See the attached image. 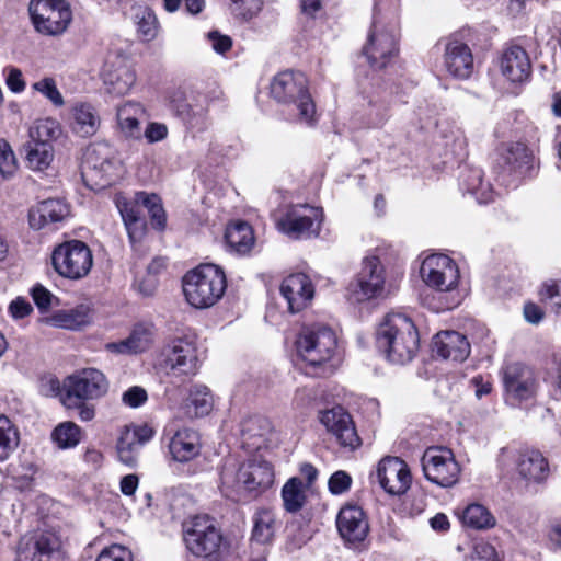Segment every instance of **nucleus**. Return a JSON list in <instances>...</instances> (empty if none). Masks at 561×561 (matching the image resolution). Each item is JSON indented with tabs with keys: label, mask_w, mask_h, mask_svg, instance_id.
<instances>
[{
	"label": "nucleus",
	"mask_w": 561,
	"mask_h": 561,
	"mask_svg": "<svg viewBox=\"0 0 561 561\" xmlns=\"http://www.w3.org/2000/svg\"><path fill=\"white\" fill-rule=\"evenodd\" d=\"M270 93L278 103L294 106L300 123L311 125L316 122V105L302 72L286 70L277 73L271 82Z\"/></svg>",
	"instance_id": "7ed1b4c3"
},
{
	"label": "nucleus",
	"mask_w": 561,
	"mask_h": 561,
	"mask_svg": "<svg viewBox=\"0 0 561 561\" xmlns=\"http://www.w3.org/2000/svg\"><path fill=\"white\" fill-rule=\"evenodd\" d=\"M91 321L90 308L84 305L77 306L69 310L56 311L49 322L57 328L79 330Z\"/></svg>",
	"instance_id": "c9c22d12"
},
{
	"label": "nucleus",
	"mask_w": 561,
	"mask_h": 561,
	"mask_svg": "<svg viewBox=\"0 0 561 561\" xmlns=\"http://www.w3.org/2000/svg\"><path fill=\"white\" fill-rule=\"evenodd\" d=\"M186 548L196 557L208 558L216 553L222 536L214 520L207 515L194 516L183 525Z\"/></svg>",
	"instance_id": "f8f14e48"
},
{
	"label": "nucleus",
	"mask_w": 561,
	"mask_h": 561,
	"mask_svg": "<svg viewBox=\"0 0 561 561\" xmlns=\"http://www.w3.org/2000/svg\"><path fill=\"white\" fill-rule=\"evenodd\" d=\"M140 447L136 434L130 433V428H125L116 445L119 461L128 467H134L137 463Z\"/></svg>",
	"instance_id": "58836bf2"
},
{
	"label": "nucleus",
	"mask_w": 561,
	"mask_h": 561,
	"mask_svg": "<svg viewBox=\"0 0 561 561\" xmlns=\"http://www.w3.org/2000/svg\"><path fill=\"white\" fill-rule=\"evenodd\" d=\"M386 268L375 254L366 255L357 276L348 284L347 298L352 302H365L383 295Z\"/></svg>",
	"instance_id": "6e6552de"
},
{
	"label": "nucleus",
	"mask_w": 561,
	"mask_h": 561,
	"mask_svg": "<svg viewBox=\"0 0 561 561\" xmlns=\"http://www.w3.org/2000/svg\"><path fill=\"white\" fill-rule=\"evenodd\" d=\"M377 345L394 364L411 362L420 347L419 332L404 314L389 313L377 331Z\"/></svg>",
	"instance_id": "f257e3e1"
},
{
	"label": "nucleus",
	"mask_w": 561,
	"mask_h": 561,
	"mask_svg": "<svg viewBox=\"0 0 561 561\" xmlns=\"http://www.w3.org/2000/svg\"><path fill=\"white\" fill-rule=\"evenodd\" d=\"M28 12L34 28L43 35H60L72 21L70 5L65 0H31Z\"/></svg>",
	"instance_id": "9d476101"
},
{
	"label": "nucleus",
	"mask_w": 561,
	"mask_h": 561,
	"mask_svg": "<svg viewBox=\"0 0 561 561\" xmlns=\"http://www.w3.org/2000/svg\"><path fill=\"white\" fill-rule=\"evenodd\" d=\"M462 522L474 529L490 528L495 525L492 514L481 504H470L462 513Z\"/></svg>",
	"instance_id": "c03bdc74"
},
{
	"label": "nucleus",
	"mask_w": 561,
	"mask_h": 561,
	"mask_svg": "<svg viewBox=\"0 0 561 561\" xmlns=\"http://www.w3.org/2000/svg\"><path fill=\"white\" fill-rule=\"evenodd\" d=\"M282 499L284 507L289 513H296L302 508L306 496L302 482L299 478H290L283 486Z\"/></svg>",
	"instance_id": "a19ab883"
},
{
	"label": "nucleus",
	"mask_w": 561,
	"mask_h": 561,
	"mask_svg": "<svg viewBox=\"0 0 561 561\" xmlns=\"http://www.w3.org/2000/svg\"><path fill=\"white\" fill-rule=\"evenodd\" d=\"M340 536L348 547L358 548L369 533L365 512L357 505H346L341 508L336 518Z\"/></svg>",
	"instance_id": "4be33fe9"
},
{
	"label": "nucleus",
	"mask_w": 561,
	"mask_h": 561,
	"mask_svg": "<svg viewBox=\"0 0 561 561\" xmlns=\"http://www.w3.org/2000/svg\"><path fill=\"white\" fill-rule=\"evenodd\" d=\"M135 82V72L126 66L117 68L105 77V83L111 87V92L116 94L127 93Z\"/></svg>",
	"instance_id": "49530a36"
},
{
	"label": "nucleus",
	"mask_w": 561,
	"mask_h": 561,
	"mask_svg": "<svg viewBox=\"0 0 561 561\" xmlns=\"http://www.w3.org/2000/svg\"><path fill=\"white\" fill-rule=\"evenodd\" d=\"M138 33L145 41H151L158 33V20L154 12L149 8H141L136 13Z\"/></svg>",
	"instance_id": "8fccbe9b"
},
{
	"label": "nucleus",
	"mask_w": 561,
	"mask_h": 561,
	"mask_svg": "<svg viewBox=\"0 0 561 561\" xmlns=\"http://www.w3.org/2000/svg\"><path fill=\"white\" fill-rule=\"evenodd\" d=\"M420 274L423 282L438 291H450L459 282V270L456 262L445 254L426 256L421 265Z\"/></svg>",
	"instance_id": "f3484780"
},
{
	"label": "nucleus",
	"mask_w": 561,
	"mask_h": 561,
	"mask_svg": "<svg viewBox=\"0 0 561 561\" xmlns=\"http://www.w3.org/2000/svg\"><path fill=\"white\" fill-rule=\"evenodd\" d=\"M540 300L556 313H561V279H548L539 290Z\"/></svg>",
	"instance_id": "09e8293b"
},
{
	"label": "nucleus",
	"mask_w": 561,
	"mask_h": 561,
	"mask_svg": "<svg viewBox=\"0 0 561 561\" xmlns=\"http://www.w3.org/2000/svg\"><path fill=\"white\" fill-rule=\"evenodd\" d=\"M298 356L313 369L314 375L324 376L333 371L331 362L337 356V337L325 325L304 328L297 340Z\"/></svg>",
	"instance_id": "f03ea898"
},
{
	"label": "nucleus",
	"mask_w": 561,
	"mask_h": 561,
	"mask_svg": "<svg viewBox=\"0 0 561 561\" xmlns=\"http://www.w3.org/2000/svg\"><path fill=\"white\" fill-rule=\"evenodd\" d=\"M322 218L321 209L301 205L289 209L278 221V227L293 239H310L319 234Z\"/></svg>",
	"instance_id": "a211bd4d"
},
{
	"label": "nucleus",
	"mask_w": 561,
	"mask_h": 561,
	"mask_svg": "<svg viewBox=\"0 0 561 561\" xmlns=\"http://www.w3.org/2000/svg\"><path fill=\"white\" fill-rule=\"evenodd\" d=\"M320 423L331 433L341 447L355 450L362 444L351 415L341 405L321 411Z\"/></svg>",
	"instance_id": "6ab92c4d"
},
{
	"label": "nucleus",
	"mask_w": 561,
	"mask_h": 561,
	"mask_svg": "<svg viewBox=\"0 0 561 561\" xmlns=\"http://www.w3.org/2000/svg\"><path fill=\"white\" fill-rule=\"evenodd\" d=\"M146 115L145 107L137 102L128 101L117 108V123L126 137L140 136V119Z\"/></svg>",
	"instance_id": "72a5a7b5"
},
{
	"label": "nucleus",
	"mask_w": 561,
	"mask_h": 561,
	"mask_svg": "<svg viewBox=\"0 0 561 561\" xmlns=\"http://www.w3.org/2000/svg\"><path fill=\"white\" fill-rule=\"evenodd\" d=\"M169 450L175 461H190L199 453L197 432L187 427L178 430L170 438Z\"/></svg>",
	"instance_id": "c85d7f7f"
},
{
	"label": "nucleus",
	"mask_w": 561,
	"mask_h": 561,
	"mask_svg": "<svg viewBox=\"0 0 561 561\" xmlns=\"http://www.w3.org/2000/svg\"><path fill=\"white\" fill-rule=\"evenodd\" d=\"M60 133V126L57 121L53 118L39 119L30 128L31 140L28 142L50 144L51 140L59 137Z\"/></svg>",
	"instance_id": "79ce46f5"
},
{
	"label": "nucleus",
	"mask_w": 561,
	"mask_h": 561,
	"mask_svg": "<svg viewBox=\"0 0 561 561\" xmlns=\"http://www.w3.org/2000/svg\"><path fill=\"white\" fill-rule=\"evenodd\" d=\"M399 51L398 31L396 25H381L374 20L368 33L367 42L363 47V55L369 66L375 70L386 68Z\"/></svg>",
	"instance_id": "9b49d317"
},
{
	"label": "nucleus",
	"mask_w": 561,
	"mask_h": 561,
	"mask_svg": "<svg viewBox=\"0 0 561 561\" xmlns=\"http://www.w3.org/2000/svg\"><path fill=\"white\" fill-rule=\"evenodd\" d=\"M51 263L60 276L77 280L89 274L93 265V256L84 242L70 240L54 249Z\"/></svg>",
	"instance_id": "1a4fd4ad"
},
{
	"label": "nucleus",
	"mask_w": 561,
	"mask_h": 561,
	"mask_svg": "<svg viewBox=\"0 0 561 561\" xmlns=\"http://www.w3.org/2000/svg\"><path fill=\"white\" fill-rule=\"evenodd\" d=\"M352 484L351 476L343 471L339 470L334 472L328 482L329 490L332 494L339 495L350 490Z\"/></svg>",
	"instance_id": "4d7b16f0"
},
{
	"label": "nucleus",
	"mask_w": 561,
	"mask_h": 561,
	"mask_svg": "<svg viewBox=\"0 0 561 561\" xmlns=\"http://www.w3.org/2000/svg\"><path fill=\"white\" fill-rule=\"evenodd\" d=\"M381 488L391 495H402L411 486L412 477L408 465L398 457H386L377 467Z\"/></svg>",
	"instance_id": "412c9836"
},
{
	"label": "nucleus",
	"mask_w": 561,
	"mask_h": 561,
	"mask_svg": "<svg viewBox=\"0 0 561 561\" xmlns=\"http://www.w3.org/2000/svg\"><path fill=\"white\" fill-rule=\"evenodd\" d=\"M32 297L35 305L42 311H46L50 307L51 299L54 298L53 294L42 285H36L32 289Z\"/></svg>",
	"instance_id": "69168bd1"
},
{
	"label": "nucleus",
	"mask_w": 561,
	"mask_h": 561,
	"mask_svg": "<svg viewBox=\"0 0 561 561\" xmlns=\"http://www.w3.org/2000/svg\"><path fill=\"white\" fill-rule=\"evenodd\" d=\"M96 561H133L129 550L119 545H113L102 550Z\"/></svg>",
	"instance_id": "13d9d810"
},
{
	"label": "nucleus",
	"mask_w": 561,
	"mask_h": 561,
	"mask_svg": "<svg viewBox=\"0 0 561 561\" xmlns=\"http://www.w3.org/2000/svg\"><path fill=\"white\" fill-rule=\"evenodd\" d=\"M271 430V422L261 415L250 416L241 423V435L245 440L263 438Z\"/></svg>",
	"instance_id": "de8ad7c7"
},
{
	"label": "nucleus",
	"mask_w": 561,
	"mask_h": 561,
	"mask_svg": "<svg viewBox=\"0 0 561 561\" xmlns=\"http://www.w3.org/2000/svg\"><path fill=\"white\" fill-rule=\"evenodd\" d=\"M168 103L170 108L181 117L190 108V104L186 102L185 93L181 89H174L168 93Z\"/></svg>",
	"instance_id": "bf43d9fd"
},
{
	"label": "nucleus",
	"mask_w": 561,
	"mask_h": 561,
	"mask_svg": "<svg viewBox=\"0 0 561 561\" xmlns=\"http://www.w3.org/2000/svg\"><path fill=\"white\" fill-rule=\"evenodd\" d=\"M280 294L288 304L291 313L299 312L308 306L314 295V287L310 278L304 273H296L284 278Z\"/></svg>",
	"instance_id": "5701e85b"
},
{
	"label": "nucleus",
	"mask_w": 561,
	"mask_h": 561,
	"mask_svg": "<svg viewBox=\"0 0 561 561\" xmlns=\"http://www.w3.org/2000/svg\"><path fill=\"white\" fill-rule=\"evenodd\" d=\"M26 161L33 170L42 171L49 167L54 158L53 147L50 144H32L26 146Z\"/></svg>",
	"instance_id": "37998d69"
},
{
	"label": "nucleus",
	"mask_w": 561,
	"mask_h": 561,
	"mask_svg": "<svg viewBox=\"0 0 561 561\" xmlns=\"http://www.w3.org/2000/svg\"><path fill=\"white\" fill-rule=\"evenodd\" d=\"M122 400L130 408H138L147 401V392L144 388L134 386L123 393Z\"/></svg>",
	"instance_id": "680f3d73"
},
{
	"label": "nucleus",
	"mask_w": 561,
	"mask_h": 561,
	"mask_svg": "<svg viewBox=\"0 0 561 561\" xmlns=\"http://www.w3.org/2000/svg\"><path fill=\"white\" fill-rule=\"evenodd\" d=\"M390 93L373 92L363 113V123L369 128L382 127L390 117Z\"/></svg>",
	"instance_id": "473e14b6"
},
{
	"label": "nucleus",
	"mask_w": 561,
	"mask_h": 561,
	"mask_svg": "<svg viewBox=\"0 0 561 561\" xmlns=\"http://www.w3.org/2000/svg\"><path fill=\"white\" fill-rule=\"evenodd\" d=\"M51 438L61 449L72 448L79 444L81 431L77 424L64 422L53 431Z\"/></svg>",
	"instance_id": "a18cd8bd"
},
{
	"label": "nucleus",
	"mask_w": 561,
	"mask_h": 561,
	"mask_svg": "<svg viewBox=\"0 0 561 561\" xmlns=\"http://www.w3.org/2000/svg\"><path fill=\"white\" fill-rule=\"evenodd\" d=\"M208 39L211 44L213 49L218 54H225L230 50L232 46V39L228 35H222L217 31L208 33Z\"/></svg>",
	"instance_id": "0e129e2a"
},
{
	"label": "nucleus",
	"mask_w": 561,
	"mask_h": 561,
	"mask_svg": "<svg viewBox=\"0 0 561 561\" xmlns=\"http://www.w3.org/2000/svg\"><path fill=\"white\" fill-rule=\"evenodd\" d=\"M470 561H496V551L489 543H477L470 554Z\"/></svg>",
	"instance_id": "e2e57ef3"
},
{
	"label": "nucleus",
	"mask_w": 561,
	"mask_h": 561,
	"mask_svg": "<svg viewBox=\"0 0 561 561\" xmlns=\"http://www.w3.org/2000/svg\"><path fill=\"white\" fill-rule=\"evenodd\" d=\"M20 444V433L13 422L5 415H0V462H4L15 451Z\"/></svg>",
	"instance_id": "4c0bfd02"
},
{
	"label": "nucleus",
	"mask_w": 561,
	"mask_h": 561,
	"mask_svg": "<svg viewBox=\"0 0 561 561\" xmlns=\"http://www.w3.org/2000/svg\"><path fill=\"white\" fill-rule=\"evenodd\" d=\"M225 241L230 252L239 255L248 254L255 241L253 229L245 221H233L226 229Z\"/></svg>",
	"instance_id": "7c9ffc66"
},
{
	"label": "nucleus",
	"mask_w": 561,
	"mask_h": 561,
	"mask_svg": "<svg viewBox=\"0 0 561 561\" xmlns=\"http://www.w3.org/2000/svg\"><path fill=\"white\" fill-rule=\"evenodd\" d=\"M119 171L121 162L107 142H95L87 148L81 176L90 190L96 192L113 185L119 178Z\"/></svg>",
	"instance_id": "39448f33"
},
{
	"label": "nucleus",
	"mask_w": 561,
	"mask_h": 561,
	"mask_svg": "<svg viewBox=\"0 0 561 561\" xmlns=\"http://www.w3.org/2000/svg\"><path fill=\"white\" fill-rule=\"evenodd\" d=\"M168 127L165 124L151 122L147 125L144 136L149 144L162 141L168 137Z\"/></svg>",
	"instance_id": "052dcab7"
},
{
	"label": "nucleus",
	"mask_w": 561,
	"mask_h": 561,
	"mask_svg": "<svg viewBox=\"0 0 561 561\" xmlns=\"http://www.w3.org/2000/svg\"><path fill=\"white\" fill-rule=\"evenodd\" d=\"M433 351L445 359L463 362L470 354V344L463 334L445 331L435 335Z\"/></svg>",
	"instance_id": "a878e982"
},
{
	"label": "nucleus",
	"mask_w": 561,
	"mask_h": 561,
	"mask_svg": "<svg viewBox=\"0 0 561 561\" xmlns=\"http://www.w3.org/2000/svg\"><path fill=\"white\" fill-rule=\"evenodd\" d=\"M213 397L205 386L196 385L181 407L183 415L187 419L203 417L213 410Z\"/></svg>",
	"instance_id": "2f4dec72"
},
{
	"label": "nucleus",
	"mask_w": 561,
	"mask_h": 561,
	"mask_svg": "<svg viewBox=\"0 0 561 561\" xmlns=\"http://www.w3.org/2000/svg\"><path fill=\"white\" fill-rule=\"evenodd\" d=\"M497 461L506 471L515 465L519 476L527 481L540 482L549 472L548 462L538 450L526 449L517 453L512 448H502Z\"/></svg>",
	"instance_id": "dca6fc26"
},
{
	"label": "nucleus",
	"mask_w": 561,
	"mask_h": 561,
	"mask_svg": "<svg viewBox=\"0 0 561 561\" xmlns=\"http://www.w3.org/2000/svg\"><path fill=\"white\" fill-rule=\"evenodd\" d=\"M66 387L62 402L67 408H71L76 400H94L103 397L108 390V382L99 369L85 368L68 377Z\"/></svg>",
	"instance_id": "2eb2a0df"
},
{
	"label": "nucleus",
	"mask_w": 561,
	"mask_h": 561,
	"mask_svg": "<svg viewBox=\"0 0 561 561\" xmlns=\"http://www.w3.org/2000/svg\"><path fill=\"white\" fill-rule=\"evenodd\" d=\"M220 481L225 496L236 500V495L241 492L257 494L268 489L274 482V472L266 461H249L238 471L234 468L225 467Z\"/></svg>",
	"instance_id": "423d86ee"
},
{
	"label": "nucleus",
	"mask_w": 561,
	"mask_h": 561,
	"mask_svg": "<svg viewBox=\"0 0 561 561\" xmlns=\"http://www.w3.org/2000/svg\"><path fill=\"white\" fill-rule=\"evenodd\" d=\"M133 202L139 207L140 205L144 206L148 210L153 227L160 230L165 227V214L158 195L138 192L135 194Z\"/></svg>",
	"instance_id": "ea45409f"
},
{
	"label": "nucleus",
	"mask_w": 561,
	"mask_h": 561,
	"mask_svg": "<svg viewBox=\"0 0 561 561\" xmlns=\"http://www.w3.org/2000/svg\"><path fill=\"white\" fill-rule=\"evenodd\" d=\"M188 128L201 131L208 125L207 111L204 107L194 108L190 106L188 111L180 117Z\"/></svg>",
	"instance_id": "6e6d98bb"
},
{
	"label": "nucleus",
	"mask_w": 561,
	"mask_h": 561,
	"mask_svg": "<svg viewBox=\"0 0 561 561\" xmlns=\"http://www.w3.org/2000/svg\"><path fill=\"white\" fill-rule=\"evenodd\" d=\"M7 85L14 93H20L25 89V82L20 69L14 67L8 69Z\"/></svg>",
	"instance_id": "338daca9"
},
{
	"label": "nucleus",
	"mask_w": 561,
	"mask_h": 561,
	"mask_svg": "<svg viewBox=\"0 0 561 561\" xmlns=\"http://www.w3.org/2000/svg\"><path fill=\"white\" fill-rule=\"evenodd\" d=\"M18 169L15 154L5 139H0V174L3 179L13 176Z\"/></svg>",
	"instance_id": "603ef678"
},
{
	"label": "nucleus",
	"mask_w": 561,
	"mask_h": 561,
	"mask_svg": "<svg viewBox=\"0 0 561 561\" xmlns=\"http://www.w3.org/2000/svg\"><path fill=\"white\" fill-rule=\"evenodd\" d=\"M501 71L512 82H523L531 72L527 51L518 46H508L501 58Z\"/></svg>",
	"instance_id": "bb28decb"
},
{
	"label": "nucleus",
	"mask_w": 561,
	"mask_h": 561,
	"mask_svg": "<svg viewBox=\"0 0 561 561\" xmlns=\"http://www.w3.org/2000/svg\"><path fill=\"white\" fill-rule=\"evenodd\" d=\"M133 354L145 352L153 341L152 329L149 325L137 324L127 337Z\"/></svg>",
	"instance_id": "3c124183"
},
{
	"label": "nucleus",
	"mask_w": 561,
	"mask_h": 561,
	"mask_svg": "<svg viewBox=\"0 0 561 561\" xmlns=\"http://www.w3.org/2000/svg\"><path fill=\"white\" fill-rule=\"evenodd\" d=\"M460 185L473 195L479 204H488L493 201L494 192L490 183L483 182V172L479 168L466 169L461 174Z\"/></svg>",
	"instance_id": "f704fd0d"
},
{
	"label": "nucleus",
	"mask_w": 561,
	"mask_h": 561,
	"mask_svg": "<svg viewBox=\"0 0 561 561\" xmlns=\"http://www.w3.org/2000/svg\"><path fill=\"white\" fill-rule=\"evenodd\" d=\"M115 204L124 221L130 243L136 249V244L142 240L147 229L146 220L140 214V208L136 203L122 194L116 195Z\"/></svg>",
	"instance_id": "cd10ccee"
},
{
	"label": "nucleus",
	"mask_w": 561,
	"mask_h": 561,
	"mask_svg": "<svg viewBox=\"0 0 561 561\" xmlns=\"http://www.w3.org/2000/svg\"><path fill=\"white\" fill-rule=\"evenodd\" d=\"M33 89L42 93L55 106L60 107L65 104L64 98L57 89L56 82L53 78H44L33 84Z\"/></svg>",
	"instance_id": "5fc2aeb1"
},
{
	"label": "nucleus",
	"mask_w": 561,
	"mask_h": 561,
	"mask_svg": "<svg viewBox=\"0 0 561 561\" xmlns=\"http://www.w3.org/2000/svg\"><path fill=\"white\" fill-rule=\"evenodd\" d=\"M263 5V0H231L230 9L234 16L249 20L256 15Z\"/></svg>",
	"instance_id": "864d4df0"
},
{
	"label": "nucleus",
	"mask_w": 561,
	"mask_h": 561,
	"mask_svg": "<svg viewBox=\"0 0 561 561\" xmlns=\"http://www.w3.org/2000/svg\"><path fill=\"white\" fill-rule=\"evenodd\" d=\"M447 71L455 78L467 79L473 72V56L467 44L449 38L444 55Z\"/></svg>",
	"instance_id": "b1692460"
},
{
	"label": "nucleus",
	"mask_w": 561,
	"mask_h": 561,
	"mask_svg": "<svg viewBox=\"0 0 561 561\" xmlns=\"http://www.w3.org/2000/svg\"><path fill=\"white\" fill-rule=\"evenodd\" d=\"M226 287L225 272L215 264H202L187 272L183 278L187 302L199 309L214 306L225 294Z\"/></svg>",
	"instance_id": "20e7f679"
},
{
	"label": "nucleus",
	"mask_w": 561,
	"mask_h": 561,
	"mask_svg": "<svg viewBox=\"0 0 561 561\" xmlns=\"http://www.w3.org/2000/svg\"><path fill=\"white\" fill-rule=\"evenodd\" d=\"M275 535V514L267 508L259 510L253 516L252 541L270 543Z\"/></svg>",
	"instance_id": "e433bc0d"
},
{
	"label": "nucleus",
	"mask_w": 561,
	"mask_h": 561,
	"mask_svg": "<svg viewBox=\"0 0 561 561\" xmlns=\"http://www.w3.org/2000/svg\"><path fill=\"white\" fill-rule=\"evenodd\" d=\"M156 365L163 375L184 381L198 371L196 345L186 339H175L162 347Z\"/></svg>",
	"instance_id": "0eeeda50"
},
{
	"label": "nucleus",
	"mask_w": 561,
	"mask_h": 561,
	"mask_svg": "<svg viewBox=\"0 0 561 561\" xmlns=\"http://www.w3.org/2000/svg\"><path fill=\"white\" fill-rule=\"evenodd\" d=\"M61 540L51 531H35L20 538L15 561H60Z\"/></svg>",
	"instance_id": "4468645a"
},
{
	"label": "nucleus",
	"mask_w": 561,
	"mask_h": 561,
	"mask_svg": "<svg viewBox=\"0 0 561 561\" xmlns=\"http://www.w3.org/2000/svg\"><path fill=\"white\" fill-rule=\"evenodd\" d=\"M70 214L69 206L59 198H48L37 203L28 211V224L34 230L64 221Z\"/></svg>",
	"instance_id": "393cba45"
},
{
	"label": "nucleus",
	"mask_w": 561,
	"mask_h": 561,
	"mask_svg": "<svg viewBox=\"0 0 561 561\" xmlns=\"http://www.w3.org/2000/svg\"><path fill=\"white\" fill-rule=\"evenodd\" d=\"M421 465L424 477L442 488L453 486L459 479L460 467L449 448L428 447L422 456Z\"/></svg>",
	"instance_id": "ddd939ff"
},
{
	"label": "nucleus",
	"mask_w": 561,
	"mask_h": 561,
	"mask_svg": "<svg viewBox=\"0 0 561 561\" xmlns=\"http://www.w3.org/2000/svg\"><path fill=\"white\" fill-rule=\"evenodd\" d=\"M100 116L89 103H77L71 110V130L80 137H91L100 127Z\"/></svg>",
	"instance_id": "c756f323"
},
{
	"label": "nucleus",
	"mask_w": 561,
	"mask_h": 561,
	"mask_svg": "<svg viewBox=\"0 0 561 561\" xmlns=\"http://www.w3.org/2000/svg\"><path fill=\"white\" fill-rule=\"evenodd\" d=\"M9 311L13 318L22 319L28 316L33 311V308L26 300L16 298L10 304Z\"/></svg>",
	"instance_id": "774afa93"
},
{
	"label": "nucleus",
	"mask_w": 561,
	"mask_h": 561,
	"mask_svg": "<svg viewBox=\"0 0 561 561\" xmlns=\"http://www.w3.org/2000/svg\"><path fill=\"white\" fill-rule=\"evenodd\" d=\"M503 383L510 399L525 401L535 396L538 381L534 370L522 364L512 363L503 369Z\"/></svg>",
	"instance_id": "aec40b11"
}]
</instances>
